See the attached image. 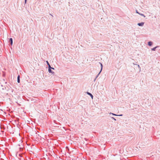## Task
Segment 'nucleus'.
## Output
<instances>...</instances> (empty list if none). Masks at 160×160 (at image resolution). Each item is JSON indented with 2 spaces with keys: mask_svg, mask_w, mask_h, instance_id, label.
<instances>
[{
  "mask_svg": "<svg viewBox=\"0 0 160 160\" xmlns=\"http://www.w3.org/2000/svg\"><path fill=\"white\" fill-rule=\"evenodd\" d=\"M144 24L143 22H141L140 23H138V25L139 26H142Z\"/></svg>",
  "mask_w": 160,
  "mask_h": 160,
  "instance_id": "4",
  "label": "nucleus"
},
{
  "mask_svg": "<svg viewBox=\"0 0 160 160\" xmlns=\"http://www.w3.org/2000/svg\"><path fill=\"white\" fill-rule=\"evenodd\" d=\"M114 115H116L115 114H113Z\"/></svg>",
  "mask_w": 160,
  "mask_h": 160,
  "instance_id": "14",
  "label": "nucleus"
},
{
  "mask_svg": "<svg viewBox=\"0 0 160 160\" xmlns=\"http://www.w3.org/2000/svg\"><path fill=\"white\" fill-rule=\"evenodd\" d=\"M136 12L137 13H138L139 14L140 13H139L138 12L137 10H136Z\"/></svg>",
  "mask_w": 160,
  "mask_h": 160,
  "instance_id": "12",
  "label": "nucleus"
},
{
  "mask_svg": "<svg viewBox=\"0 0 160 160\" xmlns=\"http://www.w3.org/2000/svg\"><path fill=\"white\" fill-rule=\"evenodd\" d=\"M101 71H102V64L101 63Z\"/></svg>",
  "mask_w": 160,
  "mask_h": 160,
  "instance_id": "10",
  "label": "nucleus"
},
{
  "mask_svg": "<svg viewBox=\"0 0 160 160\" xmlns=\"http://www.w3.org/2000/svg\"><path fill=\"white\" fill-rule=\"evenodd\" d=\"M101 71V70L100 72H99V73H100V72Z\"/></svg>",
  "mask_w": 160,
  "mask_h": 160,
  "instance_id": "15",
  "label": "nucleus"
},
{
  "mask_svg": "<svg viewBox=\"0 0 160 160\" xmlns=\"http://www.w3.org/2000/svg\"><path fill=\"white\" fill-rule=\"evenodd\" d=\"M20 149H22V147H21L19 148Z\"/></svg>",
  "mask_w": 160,
  "mask_h": 160,
  "instance_id": "11",
  "label": "nucleus"
},
{
  "mask_svg": "<svg viewBox=\"0 0 160 160\" xmlns=\"http://www.w3.org/2000/svg\"><path fill=\"white\" fill-rule=\"evenodd\" d=\"M87 93L91 97L92 99H93V95L91 93L88 92H87Z\"/></svg>",
  "mask_w": 160,
  "mask_h": 160,
  "instance_id": "2",
  "label": "nucleus"
},
{
  "mask_svg": "<svg viewBox=\"0 0 160 160\" xmlns=\"http://www.w3.org/2000/svg\"><path fill=\"white\" fill-rule=\"evenodd\" d=\"M156 47H155L152 49V50L153 51H155V49L156 48Z\"/></svg>",
  "mask_w": 160,
  "mask_h": 160,
  "instance_id": "8",
  "label": "nucleus"
},
{
  "mask_svg": "<svg viewBox=\"0 0 160 160\" xmlns=\"http://www.w3.org/2000/svg\"><path fill=\"white\" fill-rule=\"evenodd\" d=\"M139 14L142 16H143L144 17H145L143 14H142L139 13Z\"/></svg>",
  "mask_w": 160,
  "mask_h": 160,
  "instance_id": "9",
  "label": "nucleus"
},
{
  "mask_svg": "<svg viewBox=\"0 0 160 160\" xmlns=\"http://www.w3.org/2000/svg\"><path fill=\"white\" fill-rule=\"evenodd\" d=\"M19 76H18V82L19 83L20 82V79H19Z\"/></svg>",
  "mask_w": 160,
  "mask_h": 160,
  "instance_id": "7",
  "label": "nucleus"
},
{
  "mask_svg": "<svg viewBox=\"0 0 160 160\" xmlns=\"http://www.w3.org/2000/svg\"><path fill=\"white\" fill-rule=\"evenodd\" d=\"M10 40L11 42V44L12 45V38H10Z\"/></svg>",
  "mask_w": 160,
  "mask_h": 160,
  "instance_id": "6",
  "label": "nucleus"
},
{
  "mask_svg": "<svg viewBox=\"0 0 160 160\" xmlns=\"http://www.w3.org/2000/svg\"><path fill=\"white\" fill-rule=\"evenodd\" d=\"M152 42H148V45L150 46H151L152 45Z\"/></svg>",
  "mask_w": 160,
  "mask_h": 160,
  "instance_id": "5",
  "label": "nucleus"
},
{
  "mask_svg": "<svg viewBox=\"0 0 160 160\" xmlns=\"http://www.w3.org/2000/svg\"><path fill=\"white\" fill-rule=\"evenodd\" d=\"M47 63L48 65V68H52V69H53V70H54V68H52V67H51V66H50V65L49 64V63H48V61H47Z\"/></svg>",
  "mask_w": 160,
  "mask_h": 160,
  "instance_id": "1",
  "label": "nucleus"
},
{
  "mask_svg": "<svg viewBox=\"0 0 160 160\" xmlns=\"http://www.w3.org/2000/svg\"><path fill=\"white\" fill-rule=\"evenodd\" d=\"M113 118L115 120H116V119H114V118Z\"/></svg>",
  "mask_w": 160,
  "mask_h": 160,
  "instance_id": "13",
  "label": "nucleus"
},
{
  "mask_svg": "<svg viewBox=\"0 0 160 160\" xmlns=\"http://www.w3.org/2000/svg\"><path fill=\"white\" fill-rule=\"evenodd\" d=\"M51 69H52V68H49L48 69V72L50 73H51L52 74H53L54 73V72L51 71Z\"/></svg>",
  "mask_w": 160,
  "mask_h": 160,
  "instance_id": "3",
  "label": "nucleus"
}]
</instances>
